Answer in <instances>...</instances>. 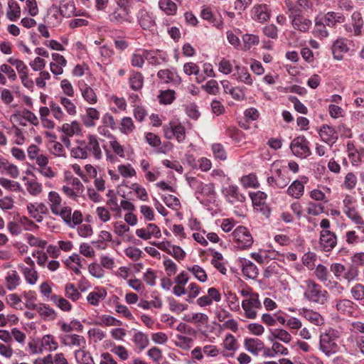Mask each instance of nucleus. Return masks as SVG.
Listing matches in <instances>:
<instances>
[{
  "instance_id": "1",
  "label": "nucleus",
  "mask_w": 364,
  "mask_h": 364,
  "mask_svg": "<svg viewBox=\"0 0 364 364\" xmlns=\"http://www.w3.org/2000/svg\"><path fill=\"white\" fill-rule=\"evenodd\" d=\"M70 155L75 159H85L92 156L96 160H100L102 151L97 136L88 134L85 139L77 141V146L70 149Z\"/></svg>"
},
{
  "instance_id": "2",
  "label": "nucleus",
  "mask_w": 364,
  "mask_h": 364,
  "mask_svg": "<svg viewBox=\"0 0 364 364\" xmlns=\"http://www.w3.org/2000/svg\"><path fill=\"white\" fill-rule=\"evenodd\" d=\"M341 332L329 328L320 336V350L329 356L338 353L341 346Z\"/></svg>"
},
{
  "instance_id": "3",
  "label": "nucleus",
  "mask_w": 364,
  "mask_h": 364,
  "mask_svg": "<svg viewBox=\"0 0 364 364\" xmlns=\"http://www.w3.org/2000/svg\"><path fill=\"white\" fill-rule=\"evenodd\" d=\"M130 13L127 0H117V7L108 15V19L114 24L130 23L133 22Z\"/></svg>"
},
{
  "instance_id": "4",
  "label": "nucleus",
  "mask_w": 364,
  "mask_h": 364,
  "mask_svg": "<svg viewBox=\"0 0 364 364\" xmlns=\"http://www.w3.org/2000/svg\"><path fill=\"white\" fill-rule=\"evenodd\" d=\"M306 284L305 298L311 302L323 304L327 299V291L314 281L308 280Z\"/></svg>"
},
{
  "instance_id": "5",
  "label": "nucleus",
  "mask_w": 364,
  "mask_h": 364,
  "mask_svg": "<svg viewBox=\"0 0 364 364\" xmlns=\"http://www.w3.org/2000/svg\"><path fill=\"white\" fill-rule=\"evenodd\" d=\"M53 214L60 216L63 222L71 228L81 224L83 220L81 211L75 210L72 213V208L69 206L61 207Z\"/></svg>"
},
{
  "instance_id": "6",
  "label": "nucleus",
  "mask_w": 364,
  "mask_h": 364,
  "mask_svg": "<svg viewBox=\"0 0 364 364\" xmlns=\"http://www.w3.org/2000/svg\"><path fill=\"white\" fill-rule=\"evenodd\" d=\"M232 240L241 250L249 248L253 243V237L247 228L238 226L232 233Z\"/></svg>"
},
{
  "instance_id": "7",
  "label": "nucleus",
  "mask_w": 364,
  "mask_h": 364,
  "mask_svg": "<svg viewBox=\"0 0 364 364\" xmlns=\"http://www.w3.org/2000/svg\"><path fill=\"white\" fill-rule=\"evenodd\" d=\"M292 154L299 158L306 159L311 154L309 141L304 136L294 138L290 144Z\"/></svg>"
},
{
  "instance_id": "8",
  "label": "nucleus",
  "mask_w": 364,
  "mask_h": 364,
  "mask_svg": "<svg viewBox=\"0 0 364 364\" xmlns=\"http://www.w3.org/2000/svg\"><path fill=\"white\" fill-rule=\"evenodd\" d=\"M242 308L245 311V316L247 318L254 319L257 316V311L262 309V304L259 294H251L250 297L242 300Z\"/></svg>"
},
{
  "instance_id": "9",
  "label": "nucleus",
  "mask_w": 364,
  "mask_h": 364,
  "mask_svg": "<svg viewBox=\"0 0 364 364\" xmlns=\"http://www.w3.org/2000/svg\"><path fill=\"white\" fill-rule=\"evenodd\" d=\"M355 202V199L352 196L347 195L343 200V212L354 223H361L362 217L354 205Z\"/></svg>"
},
{
  "instance_id": "10",
  "label": "nucleus",
  "mask_w": 364,
  "mask_h": 364,
  "mask_svg": "<svg viewBox=\"0 0 364 364\" xmlns=\"http://www.w3.org/2000/svg\"><path fill=\"white\" fill-rule=\"evenodd\" d=\"M164 131L167 139H171L175 137L179 143L183 142L186 138L185 127L181 124L170 122L168 126L164 127Z\"/></svg>"
},
{
  "instance_id": "11",
  "label": "nucleus",
  "mask_w": 364,
  "mask_h": 364,
  "mask_svg": "<svg viewBox=\"0 0 364 364\" xmlns=\"http://www.w3.org/2000/svg\"><path fill=\"white\" fill-rule=\"evenodd\" d=\"M188 183L196 193L204 196H212L215 194V186L213 183H203L196 178H189Z\"/></svg>"
},
{
  "instance_id": "12",
  "label": "nucleus",
  "mask_w": 364,
  "mask_h": 364,
  "mask_svg": "<svg viewBox=\"0 0 364 364\" xmlns=\"http://www.w3.org/2000/svg\"><path fill=\"white\" fill-rule=\"evenodd\" d=\"M144 56L149 63L158 65L167 61L168 55L161 50H143Z\"/></svg>"
},
{
  "instance_id": "13",
  "label": "nucleus",
  "mask_w": 364,
  "mask_h": 364,
  "mask_svg": "<svg viewBox=\"0 0 364 364\" xmlns=\"http://www.w3.org/2000/svg\"><path fill=\"white\" fill-rule=\"evenodd\" d=\"M308 182V178L301 176L300 180L294 181L287 189V193L295 199L301 198L304 193V185Z\"/></svg>"
},
{
  "instance_id": "14",
  "label": "nucleus",
  "mask_w": 364,
  "mask_h": 364,
  "mask_svg": "<svg viewBox=\"0 0 364 364\" xmlns=\"http://www.w3.org/2000/svg\"><path fill=\"white\" fill-rule=\"evenodd\" d=\"M222 193L227 200L231 203H243L246 199L245 196L240 192V189L236 185H230L223 188Z\"/></svg>"
},
{
  "instance_id": "15",
  "label": "nucleus",
  "mask_w": 364,
  "mask_h": 364,
  "mask_svg": "<svg viewBox=\"0 0 364 364\" xmlns=\"http://www.w3.org/2000/svg\"><path fill=\"white\" fill-rule=\"evenodd\" d=\"M321 140L332 146L338 140V134L334 127L323 124L318 132Z\"/></svg>"
},
{
  "instance_id": "16",
  "label": "nucleus",
  "mask_w": 364,
  "mask_h": 364,
  "mask_svg": "<svg viewBox=\"0 0 364 364\" xmlns=\"http://www.w3.org/2000/svg\"><path fill=\"white\" fill-rule=\"evenodd\" d=\"M337 244L336 234L328 230H323L320 232V245L322 249L328 252L335 247Z\"/></svg>"
},
{
  "instance_id": "17",
  "label": "nucleus",
  "mask_w": 364,
  "mask_h": 364,
  "mask_svg": "<svg viewBox=\"0 0 364 364\" xmlns=\"http://www.w3.org/2000/svg\"><path fill=\"white\" fill-rule=\"evenodd\" d=\"M318 19L330 28H334L338 23H343L346 21V17L343 14L334 11H328L321 15L318 16Z\"/></svg>"
},
{
  "instance_id": "18",
  "label": "nucleus",
  "mask_w": 364,
  "mask_h": 364,
  "mask_svg": "<svg viewBox=\"0 0 364 364\" xmlns=\"http://www.w3.org/2000/svg\"><path fill=\"white\" fill-rule=\"evenodd\" d=\"M139 24L144 30L151 31L156 26L153 14L145 9H140L137 14Z\"/></svg>"
},
{
  "instance_id": "19",
  "label": "nucleus",
  "mask_w": 364,
  "mask_h": 364,
  "mask_svg": "<svg viewBox=\"0 0 364 364\" xmlns=\"http://www.w3.org/2000/svg\"><path fill=\"white\" fill-rule=\"evenodd\" d=\"M61 343L65 346L70 348L85 347L86 341L82 336L77 334H66L60 337Z\"/></svg>"
},
{
  "instance_id": "20",
  "label": "nucleus",
  "mask_w": 364,
  "mask_h": 364,
  "mask_svg": "<svg viewBox=\"0 0 364 364\" xmlns=\"http://www.w3.org/2000/svg\"><path fill=\"white\" fill-rule=\"evenodd\" d=\"M347 39L344 38H338L333 43L331 46V50L333 58L337 60H341L343 58V54L349 50L347 44Z\"/></svg>"
},
{
  "instance_id": "21",
  "label": "nucleus",
  "mask_w": 364,
  "mask_h": 364,
  "mask_svg": "<svg viewBox=\"0 0 364 364\" xmlns=\"http://www.w3.org/2000/svg\"><path fill=\"white\" fill-rule=\"evenodd\" d=\"M267 340L269 341H279L285 344H289L292 340V336L285 329L273 328L269 329Z\"/></svg>"
},
{
  "instance_id": "22",
  "label": "nucleus",
  "mask_w": 364,
  "mask_h": 364,
  "mask_svg": "<svg viewBox=\"0 0 364 364\" xmlns=\"http://www.w3.org/2000/svg\"><path fill=\"white\" fill-rule=\"evenodd\" d=\"M78 87L82 98L89 104L95 105L97 102V96L95 90L84 80L78 82Z\"/></svg>"
},
{
  "instance_id": "23",
  "label": "nucleus",
  "mask_w": 364,
  "mask_h": 364,
  "mask_svg": "<svg viewBox=\"0 0 364 364\" xmlns=\"http://www.w3.org/2000/svg\"><path fill=\"white\" fill-rule=\"evenodd\" d=\"M336 310L345 316H352L358 309V306L351 300L341 299L336 304Z\"/></svg>"
},
{
  "instance_id": "24",
  "label": "nucleus",
  "mask_w": 364,
  "mask_h": 364,
  "mask_svg": "<svg viewBox=\"0 0 364 364\" xmlns=\"http://www.w3.org/2000/svg\"><path fill=\"white\" fill-rule=\"evenodd\" d=\"M270 12L266 4L255 5L252 9V18L259 23L269 20Z\"/></svg>"
},
{
  "instance_id": "25",
  "label": "nucleus",
  "mask_w": 364,
  "mask_h": 364,
  "mask_svg": "<svg viewBox=\"0 0 364 364\" xmlns=\"http://www.w3.org/2000/svg\"><path fill=\"white\" fill-rule=\"evenodd\" d=\"M157 76L166 83L173 82L175 84H180L181 82V78L174 68L160 70L157 73Z\"/></svg>"
},
{
  "instance_id": "26",
  "label": "nucleus",
  "mask_w": 364,
  "mask_h": 364,
  "mask_svg": "<svg viewBox=\"0 0 364 364\" xmlns=\"http://www.w3.org/2000/svg\"><path fill=\"white\" fill-rule=\"evenodd\" d=\"M299 315L316 326L322 325L324 322V319L320 314L311 309H302L299 311Z\"/></svg>"
},
{
  "instance_id": "27",
  "label": "nucleus",
  "mask_w": 364,
  "mask_h": 364,
  "mask_svg": "<svg viewBox=\"0 0 364 364\" xmlns=\"http://www.w3.org/2000/svg\"><path fill=\"white\" fill-rule=\"evenodd\" d=\"M293 28L301 32H306L311 26V21L302 15L290 18Z\"/></svg>"
},
{
  "instance_id": "28",
  "label": "nucleus",
  "mask_w": 364,
  "mask_h": 364,
  "mask_svg": "<svg viewBox=\"0 0 364 364\" xmlns=\"http://www.w3.org/2000/svg\"><path fill=\"white\" fill-rule=\"evenodd\" d=\"M245 347L250 353L257 355L264 348V343L258 338H247L245 341Z\"/></svg>"
},
{
  "instance_id": "29",
  "label": "nucleus",
  "mask_w": 364,
  "mask_h": 364,
  "mask_svg": "<svg viewBox=\"0 0 364 364\" xmlns=\"http://www.w3.org/2000/svg\"><path fill=\"white\" fill-rule=\"evenodd\" d=\"M351 21L353 27V36L356 37L362 36L364 21L360 12L354 11L351 15Z\"/></svg>"
},
{
  "instance_id": "30",
  "label": "nucleus",
  "mask_w": 364,
  "mask_h": 364,
  "mask_svg": "<svg viewBox=\"0 0 364 364\" xmlns=\"http://www.w3.org/2000/svg\"><path fill=\"white\" fill-rule=\"evenodd\" d=\"M235 70V73L233 74V75L238 81L242 82L247 85H252L253 80L246 68L236 65Z\"/></svg>"
},
{
  "instance_id": "31",
  "label": "nucleus",
  "mask_w": 364,
  "mask_h": 364,
  "mask_svg": "<svg viewBox=\"0 0 364 364\" xmlns=\"http://www.w3.org/2000/svg\"><path fill=\"white\" fill-rule=\"evenodd\" d=\"M129 87L134 91H139L144 85V76L138 71H132L129 78Z\"/></svg>"
},
{
  "instance_id": "32",
  "label": "nucleus",
  "mask_w": 364,
  "mask_h": 364,
  "mask_svg": "<svg viewBox=\"0 0 364 364\" xmlns=\"http://www.w3.org/2000/svg\"><path fill=\"white\" fill-rule=\"evenodd\" d=\"M75 357L80 364H95L90 353L85 350V347L76 350Z\"/></svg>"
},
{
  "instance_id": "33",
  "label": "nucleus",
  "mask_w": 364,
  "mask_h": 364,
  "mask_svg": "<svg viewBox=\"0 0 364 364\" xmlns=\"http://www.w3.org/2000/svg\"><path fill=\"white\" fill-rule=\"evenodd\" d=\"M313 34L319 39H323L329 36V32L326 28V24L318 19V16L315 18V25L313 30Z\"/></svg>"
},
{
  "instance_id": "34",
  "label": "nucleus",
  "mask_w": 364,
  "mask_h": 364,
  "mask_svg": "<svg viewBox=\"0 0 364 364\" xmlns=\"http://www.w3.org/2000/svg\"><path fill=\"white\" fill-rule=\"evenodd\" d=\"M159 7L168 16H174L177 13L178 7L172 0H159Z\"/></svg>"
},
{
  "instance_id": "35",
  "label": "nucleus",
  "mask_w": 364,
  "mask_h": 364,
  "mask_svg": "<svg viewBox=\"0 0 364 364\" xmlns=\"http://www.w3.org/2000/svg\"><path fill=\"white\" fill-rule=\"evenodd\" d=\"M0 171L1 173L6 171V173L14 178H17L19 175V171L17 166L10 164L4 159H0Z\"/></svg>"
},
{
  "instance_id": "36",
  "label": "nucleus",
  "mask_w": 364,
  "mask_h": 364,
  "mask_svg": "<svg viewBox=\"0 0 364 364\" xmlns=\"http://www.w3.org/2000/svg\"><path fill=\"white\" fill-rule=\"evenodd\" d=\"M132 341L140 351L146 348L149 343L148 336L141 331H138L134 334Z\"/></svg>"
},
{
  "instance_id": "37",
  "label": "nucleus",
  "mask_w": 364,
  "mask_h": 364,
  "mask_svg": "<svg viewBox=\"0 0 364 364\" xmlns=\"http://www.w3.org/2000/svg\"><path fill=\"white\" fill-rule=\"evenodd\" d=\"M61 131L67 136H73L75 134H79L81 132L80 124L77 121H73L70 124L65 123L61 127Z\"/></svg>"
},
{
  "instance_id": "38",
  "label": "nucleus",
  "mask_w": 364,
  "mask_h": 364,
  "mask_svg": "<svg viewBox=\"0 0 364 364\" xmlns=\"http://www.w3.org/2000/svg\"><path fill=\"white\" fill-rule=\"evenodd\" d=\"M107 295V292L104 289H95V291L90 292L87 296V301L92 305H97L100 301L103 300Z\"/></svg>"
},
{
  "instance_id": "39",
  "label": "nucleus",
  "mask_w": 364,
  "mask_h": 364,
  "mask_svg": "<svg viewBox=\"0 0 364 364\" xmlns=\"http://www.w3.org/2000/svg\"><path fill=\"white\" fill-rule=\"evenodd\" d=\"M8 6L6 16L10 21H15L21 15V8L14 0H10L8 2Z\"/></svg>"
},
{
  "instance_id": "40",
  "label": "nucleus",
  "mask_w": 364,
  "mask_h": 364,
  "mask_svg": "<svg viewBox=\"0 0 364 364\" xmlns=\"http://www.w3.org/2000/svg\"><path fill=\"white\" fill-rule=\"evenodd\" d=\"M48 201L52 213L57 212V210L61 208L62 198L57 192L50 191L48 193Z\"/></svg>"
},
{
  "instance_id": "41",
  "label": "nucleus",
  "mask_w": 364,
  "mask_h": 364,
  "mask_svg": "<svg viewBox=\"0 0 364 364\" xmlns=\"http://www.w3.org/2000/svg\"><path fill=\"white\" fill-rule=\"evenodd\" d=\"M211 264L214 267L220 272V273H225L227 269L225 267V262L221 253L215 252L213 254V259Z\"/></svg>"
},
{
  "instance_id": "42",
  "label": "nucleus",
  "mask_w": 364,
  "mask_h": 364,
  "mask_svg": "<svg viewBox=\"0 0 364 364\" xmlns=\"http://www.w3.org/2000/svg\"><path fill=\"white\" fill-rule=\"evenodd\" d=\"M284 4L287 9V14H288L289 18L302 15L303 11L299 7V5L296 1H293L291 0H285Z\"/></svg>"
},
{
  "instance_id": "43",
  "label": "nucleus",
  "mask_w": 364,
  "mask_h": 364,
  "mask_svg": "<svg viewBox=\"0 0 364 364\" xmlns=\"http://www.w3.org/2000/svg\"><path fill=\"white\" fill-rule=\"evenodd\" d=\"M38 313L45 319L53 320L56 317V313L55 310L44 304H41L38 305Z\"/></svg>"
},
{
  "instance_id": "44",
  "label": "nucleus",
  "mask_w": 364,
  "mask_h": 364,
  "mask_svg": "<svg viewBox=\"0 0 364 364\" xmlns=\"http://www.w3.org/2000/svg\"><path fill=\"white\" fill-rule=\"evenodd\" d=\"M7 62L9 63H10L11 65L15 66V68L19 75V77L24 75L28 74V67L23 63V61H22L21 60L16 59L14 58H9L7 60Z\"/></svg>"
},
{
  "instance_id": "45",
  "label": "nucleus",
  "mask_w": 364,
  "mask_h": 364,
  "mask_svg": "<svg viewBox=\"0 0 364 364\" xmlns=\"http://www.w3.org/2000/svg\"><path fill=\"white\" fill-rule=\"evenodd\" d=\"M51 300L60 309L63 311H70L72 309L71 304L62 296L53 295L51 296Z\"/></svg>"
},
{
  "instance_id": "46",
  "label": "nucleus",
  "mask_w": 364,
  "mask_h": 364,
  "mask_svg": "<svg viewBox=\"0 0 364 364\" xmlns=\"http://www.w3.org/2000/svg\"><path fill=\"white\" fill-rule=\"evenodd\" d=\"M183 319L188 322L200 325L208 323V316L203 313H196L192 316H186Z\"/></svg>"
},
{
  "instance_id": "47",
  "label": "nucleus",
  "mask_w": 364,
  "mask_h": 364,
  "mask_svg": "<svg viewBox=\"0 0 364 364\" xmlns=\"http://www.w3.org/2000/svg\"><path fill=\"white\" fill-rule=\"evenodd\" d=\"M135 128L133 120L129 117H124L122 119L119 130L124 134L132 133Z\"/></svg>"
},
{
  "instance_id": "48",
  "label": "nucleus",
  "mask_w": 364,
  "mask_h": 364,
  "mask_svg": "<svg viewBox=\"0 0 364 364\" xmlns=\"http://www.w3.org/2000/svg\"><path fill=\"white\" fill-rule=\"evenodd\" d=\"M306 213L313 216H317L324 211V206L319 203L310 201L307 203Z\"/></svg>"
},
{
  "instance_id": "49",
  "label": "nucleus",
  "mask_w": 364,
  "mask_h": 364,
  "mask_svg": "<svg viewBox=\"0 0 364 364\" xmlns=\"http://www.w3.org/2000/svg\"><path fill=\"white\" fill-rule=\"evenodd\" d=\"M241 183L245 188H258L259 185L256 175L253 173L242 176Z\"/></svg>"
},
{
  "instance_id": "50",
  "label": "nucleus",
  "mask_w": 364,
  "mask_h": 364,
  "mask_svg": "<svg viewBox=\"0 0 364 364\" xmlns=\"http://www.w3.org/2000/svg\"><path fill=\"white\" fill-rule=\"evenodd\" d=\"M41 344L43 348H48L50 351H54L58 349V344L55 338L50 334L43 337Z\"/></svg>"
},
{
  "instance_id": "51",
  "label": "nucleus",
  "mask_w": 364,
  "mask_h": 364,
  "mask_svg": "<svg viewBox=\"0 0 364 364\" xmlns=\"http://www.w3.org/2000/svg\"><path fill=\"white\" fill-rule=\"evenodd\" d=\"M243 41V50H248L253 46L257 45L259 43V37L254 34H245L242 36Z\"/></svg>"
},
{
  "instance_id": "52",
  "label": "nucleus",
  "mask_w": 364,
  "mask_h": 364,
  "mask_svg": "<svg viewBox=\"0 0 364 364\" xmlns=\"http://www.w3.org/2000/svg\"><path fill=\"white\" fill-rule=\"evenodd\" d=\"M26 189L28 192L32 196L39 195L43 190L41 183L37 182L35 180H29L26 183Z\"/></svg>"
},
{
  "instance_id": "53",
  "label": "nucleus",
  "mask_w": 364,
  "mask_h": 364,
  "mask_svg": "<svg viewBox=\"0 0 364 364\" xmlns=\"http://www.w3.org/2000/svg\"><path fill=\"white\" fill-rule=\"evenodd\" d=\"M227 304L230 310L237 311L240 309V302L235 294L228 291L226 294Z\"/></svg>"
},
{
  "instance_id": "54",
  "label": "nucleus",
  "mask_w": 364,
  "mask_h": 364,
  "mask_svg": "<svg viewBox=\"0 0 364 364\" xmlns=\"http://www.w3.org/2000/svg\"><path fill=\"white\" fill-rule=\"evenodd\" d=\"M87 335L89 338L94 343H98L102 341L106 336L104 331L97 328H90L87 332Z\"/></svg>"
},
{
  "instance_id": "55",
  "label": "nucleus",
  "mask_w": 364,
  "mask_h": 364,
  "mask_svg": "<svg viewBox=\"0 0 364 364\" xmlns=\"http://www.w3.org/2000/svg\"><path fill=\"white\" fill-rule=\"evenodd\" d=\"M212 151L215 159L223 161L227 159L226 151L221 144H213L212 145Z\"/></svg>"
},
{
  "instance_id": "56",
  "label": "nucleus",
  "mask_w": 364,
  "mask_h": 364,
  "mask_svg": "<svg viewBox=\"0 0 364 364\" xmlns=\"http://www.w3.org/2000/svg\"><path fill=\"white\" fill-rule=\"evenodd\" d=\"M275 175L277 181V188H284L287 186L290 179L286 176V174L279 168L275 170Z\"/></svg>"
},
{
  "instance_id": "57",
  "label": "nucleus",
  "mask_w": 364,
  "mask_h": 364,
  "mask_svg": "<svg viewBox=\"0 0 364 364\" xmlns=\"http://www.w3.org/2000/svg\"><path fill=\"white\" fill-rule=\"evenodd\" d=\"M65 296L73 301H76L80 296V292L73 284H68L65 285Z\"/></svg>"
},
{
  "instance_id": "58",
  "label": "nucleus",
  "mask_w": 364,
  "mask_h": 364,
  "mask_svg": "<svg viewBox=\"0 0 364 364\" xmlns=\"http://www.w3.org/2000/svg\"><path fill=\"white\" fill-rule=\"evenodd\" d=\"M350 292L353 297L360 301L361 305L364 306V286L360 284H356L351 289Z\"/></svg>"
},
{
  "instance_id": "59",
  "label": "nucleus",
  "mask_w": 364,
  "mask_h": 364,
  "mask_svg": "<svg viewBox=\"0 0 364 364\" xmlns=\"http://www.w3.org/2000/svg\"><path fill=\"white\" fill-rule=\"evenodd\" d=\"M159 98L161 104H171L175 100V92L172 90L162 91L159 95Z\"/></svg>"
},
{
  "instance_id": "60",
  "label": "nucleus",
  "mask_w": 364,
  "mask_h": 364,
  "mask_svg": "<svg viewBox=\"0 0 364 364\" xmlns=\"http://www.w3.org/2000/svg\"><path fill=\"white\" fill-rule=\"evenodd\" d=\"M338 274H318L319 280H321L325 286L333 288L338 284L337 281L334 279H338Z\"/></svg>"
},
{
  "instance_id": "61",
  "label": "nucleus",
  "mask_w": 364,
  "mask_h": 364,
  "mask_svg": "<svg viewBox=\"0 0 364 364\" xmlns=\"http://www.w3.org/2000/svg\"><path fill=\"white\" fill-rule=\"evenodd\" d=\"M224 349L230 351H235L237 349V343L232 334H228L223 343Z\"/></svg>"
},
{
  "instance_id": "62",
  "label": "nucleus",
  "mask_w": 364,
  "mask_h": 364,
  "mask_svg": "<svg viewBox=\"0 0 364 364\" xmlns=\"http://www.w3.org/2000/svg\"><path fill=\"white\" fill-rule=\"evenodd\" d=\"M117 169L121 176L124 178H129L136 176L135 169L129 164L119 165L118 166Z\"/></svg>"
},
{
  "instance_id": "63",
  "label": "nucleus",
  "mask_w": 364,
  "mask_h": 364,
  "mask_svg": "<svg viewBox=\"0 0 364 364\" xmlns=\"http://www.w3.org/2000/svg\"><path fill=\"white\" fill-rule=\"evenodd\" d=\"M50 112L58 120H63L65 116L59 105L54 101L49 102Z\"/></svg>"
},
{
  "instance_id": "64",
  "label": "nucleus",
  "mask_w": 364,
  "mask_h": 364,
  "mask_svg": "<svg viewBox=\"0 0 364 364\" xmlns=\"http://www.w3.org/2000/svg\"><path fill=\"white\" fill-rule=\"evenodd\" d=\"M20 280L18 274H8L5 278L6 288L9 290L15 289L19 285Z\"/></svg>"
}]
</instances>
